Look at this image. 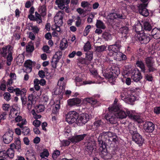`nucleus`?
<instances>
[{
  "mask_svg": "<svg viewBox=\"0 0 160 160\" xmlns=\"http://www.w3.org/2000/svg\"><path fill=\"white\" fill-rule=\"evenodd\" d=\"M118 118L123 119L128 116L131 119L133 120L135 122L139 123L143 122V120L139 115H136L135 111H129L127 110L126 112L120 110L119 108L115 112Z\"/></svg>",
  "mask_w": 160,
  "mask_h": 160,
  "instance_id": "1",
  "label": "nucleus"
},
{
  "mask_svg": "<svg viewBox=\"0 0 160 160\" xmlns=\"http://www.w3.org/2000/svg\"><path fill=\"white\" fill-rule=\"evenodd\" d=\"M102 73L103 76L106 78L114 81L120 74V69L116 65H109L104 72L102 71Z\"/></svg>",
  "mask_w": 160,
  "mask_h": 160,
  "instance_id": "2",
  "label": "nucleus"
},
{
  "mask_svg": "<svg viewBox=\"0 0 160 160\" xmlns=\"http://www.w3.org/2000/svg\"><path fill=\"white\" fill-rule=\"evenodd\" d=\"M119 109L118 106H113L109 107L108 111L105 116V118L108 122L112 124L116 123L117 122L118 118L115 112Z\"/></svg>",
  "mask_w": 160,
  "mask_h": 160,
  "instance_id": "3",
  "label": "nucleus"
},
{
  "mask_svg": "<svg viewBox=\"0 0 160 160\" xmlns=\"http://www.w3.org/2000/svg\"><path fill=\"white\" fill-rule=\"evenodd\" d=\"M144 60L145 64L148 68V72H154L157 70V68L154 66L155 62L152 57H147L144 58Z\"/></svg>",
  "mask_w": 160,
  "mask_h": 160,
  "instance_id": "4",
  "label": "nucleus"
},
{
  "mask_svg": "<svg viewBox=\"0 0 160 160\" xmlns=\"http://www.w3.org/2000/svg\"><path fill=\"white\" fill-rule=\"evenodd\" d=\"M78 117V113L77 112L74 111H70L66 115V121L69 124L75 122L77 123Z\"/></svg>",
  "mask_w": 160,
  "mask_h": 160,
  "instance_id": "5",
  "label": "nucleus"
},
{
  "mask_svg": "<svg viewBox=\"0 0 160 160\" xmlns=\"http://www.w3.org/2000/svg\"><path fill=\"white\" fill-rule=\"evenodd\" d=\"M12 47L10 45L4 46L0 48V58L1 61H5L4 60V58L6 57V55L12 51Z\"/></svg>",
  "mask_w": 160,
  "mask_h": 160,
  "instance_id": "6",
  "label": "nucleus"
},
{
  "mask_svg": "<svg viewBox=\"0 0 160 160\" xmlns=\"http://www.w3.org/2000/svg\"><path fill=\"white\" fill-rule=\"evenodd\" d=\"M89 115L86 113H82L78 114V117L77 121V124L80 126L85 125L89 119Z\"/></svg>",
  "mask_w": 160,
  "mask_h": 160,
  "instance_id": "7",
  "label": "nucleus"
},
{
  "mask_svg": "<svg viewBox=\"0 0 160 160\" xmlns=\"http://www.w3.org/2000/svg\"><path fill=\"white\" fill-rule=\"evenodd\" d=\"M121 43V41L117 40L114 44L108 46V50L111 52L116 53L119 52L122 46Z\"/></svg>",
  "mask_w": 160,
  "mask_h": 160,
  "instance_id": "8",
  "label": "nucleus"
},
{
  "mask_svg": "<svg viewBox=\"0 0 160 160\" xmlns=\"http://www.w3.org/2000/svg\"><path fill=\"white\" fill-rule=\"evenodd\" d=\"M150 35L142 32L138 33L137 38L142 44H146L150 40Z\"/></svg>",
  "mask_w": 160,
  "mask_h": 160,
  "instance_id": "9",
  "label": "nucleus"
},
{
  "mask_svg": "<svg viewBox=\"0 0 160 160\" xmlns=\"http://www.w3.org/2000/svg\"><path fill=\"white\" fill-rule=\"evenodd\" d=\"M13 131H8L6 132L3 136V140L6 144H8L13 139Z\"/></svg>",
  "mask_w": 160,
  "mask_h": 160,
  "instance_id": "10",
  "label": "nucleus"
},
{
  "mask_svg": "<svg viewBox=\"0 0 160 160\" xmlns=\"http://www.w3.org/2000/svg\"><path fill=\"white\" fill-rule=\"evenodd\" d=\"M105 138L104 136V133L99 135L98 138V141L99 142V146H100V150L101 151L102 154L104 156H106L107 155L108 153L107 152V149L105 148H103V142L102 140V138Z\"/></svg>",
  "mask_w": 160,
  "mask_h": 160,
  "instance_id": "11",
  "label": "nucleus"
},
{
  "mask_svg": "<svg viewBox=\"0 0 160 160\" xmlns=\"http://www.w3.org/2000/svg\"><path fill=\"white\" fill-rule=\"evenodd\" d=\"M132 140L139 146L142 145L144 142V139L142 136L138 133H134L132 135Z\"/></svg>",
  "mask_w": 160,
  "mask_h": 160,
  "instance_id": "12",
  "label": "nucleus"
},
{
  "mask_svg": "<svg viewBox=\"0 0 160 160\" xmlns=\"http://www.w3.org/2000/svg\"><path fill=\"white\" fill-rule=\"evenodd\" d=\"M132 74V78L136 82L139 81L142 78L140 71L137 68L134 69Z\"/></svg>",
  "mask_w": 160,
  "mask_h": 160,
  "instance_id": "13",
  "label": "nucleus"
},
{
  "mask_svg": "<svg viewBox=\"0 0 160 160\" xmlns=\"http://www.w3.org/2000/svg\"><path fill=\"white\" fill-rule=\"evenodd\" d=\"M104 134L105 138H107V137L110 138L108 139V141H113L115 142L118 141V138L117 136L111 132L108 131L107 132H104Z\"/></svg>",
  "mask_w": 160,
  "mask_h": 160,
  "instance_id": "14",
  "label": "nucleus"
},
{
  "mask_svg": "<svg viewBox=\"0 0 160 160\" xmlns=\"http://www.w3.org/2000/svg\"><path fill=\"white\" fill-rule=\"evenodd\" d=\"M86 134L74 135L69 139L73 143H76L79 142L83 139L86 136Z\"/></svg>",
  "mask_w": 160,
  "mask_h": 160,
  "instance_id": "15",
  "label": "nucleus"
},
{
  "mask_svg": "<svg viewBox=\"0 0 160 160\" xmlns=\"http://www.w3.org/2000/svg\"><path fill=\"white\" fill-rule=\"evenodd\" d=\"M68 104L70 106H79L81 102V100L77 98L70 99L67 101Z\"/></svg>",
  "mask_w": 160,
  "mask_h": 160,
  "instance_id": "16",
  "label": "nucleus"
},
{
  "mask_svg": "<svg viewBox=\"0 0 160 160\" xmlns=\"http://www.w3.org/2000/svg\"><path fill=\"white\" fill-rule=\"evenodd\" d=\"M136 64L137 66L140 69V72H142L143 73H148L147 71L146 70L145 64L142 60L138 59L136 61Z\"/></svg>",
  "mask_w": 160,
  "mask_h": 160,
  "instance_id": "17",
  "label": "nucleus"
},
{
  "mask_svg": "<svg viewBox=\"0 0 160 160\" xmlns=\"http://www.w3.org/2000/svg\"><path fill=\"white\" fill-rule=\"evenodd\" d=\"M109 16L111 17L110 18L112 19H125L126 18V16L122 13H110Z\"/></svg>",
  "mask_w": 160,
  "mask_h": 160,
  "instance_id": "18",
  "label": "nucleus"
},
{
  "mask_svg": "<svg viewBox=\"0 0 160 160\" xmlns=\"http://www.w3.org/2000/svg\"><path fill=\"white\" fill-rule=\"evenodd\" d=\"M70 0H56L55 3L61 9H63L65 7V5L69 4Z\"/></svg>",
  "mask_w": 160,
  "mask_h": 160,
  "instance_id": "19",
  "label": "nucleus"
},
{
  "mask_svg": "<svg viewBox=\"0 0 160 160\" xmlns=\"http://www.w3.org/2000/svg\"><path fill=\"white\" fill-rule=\"evenodd\" d=\"M32 62L30 60L26 61L24 63V67L26 68L25 69V71L27 73L30 72L32 69Z\"/></svg>",
  "mask_w": 160,
  "mask_h": 160,
  "instance_id": "20",
  "label": "nucleus"
},
{
  "mask_svg": "<svg viewBox=\"0 0 160 160\" xmlns=\"http://www.w3.org/2000/svg\"><path fill=\"white\" fill-rule=\"evenodd\" d=\"M28 108H31L32 104H34L36 102L37 100L36 97L32 94L28 96Z\"/></svg>",
  "mask_w": 160,
  "mask_h": 160,
  "instance_id": "21",
  "label": "nucleus"
},
{
  "mask_svg": "<svg viewBox=\"0 0 160 160\" xmlns=\"http://www.w3.org/2000/svg\"><path fill=\"white\" fill-rule=\"evenodd\" d=\"M141 23L143 28V31H150L152 29V27L150 23L146 20H142Z\"/></svg>",
  "mask_w": 160,
  "mask_h": 160,
  "instance_id": "22",
  "label": "nucleus"
},
{
  "mask_svg": "<svg viewBox=\"0 0 160 160\" xmlns=\"http://www.w3.org/2000/svg\"><path fill=\"white\" fill-rule=\"evenodd\" d=\"M26 156L27 160H36L34 152L32 149L27 151Z\"/></svg>",
  "mask_w": 160,
  "mask_h": 160,
  "instance_id": "23",
  "label": "nucleus"
},
{
  "mask_svg": "<svg viewBox=\"0 0 160 160\" xmlns=\"http://www.w3.org/2000/svg\"><path fill=\"white\" fill-rule=\"evenodd\" d=\"M151 35L154 39H157L160 38V28H155L152 29Z\"/></svg>",
  "mask_w": 160,
  "mask_h": 160,
  "instance_id": "24",
  "label": "nucleus"
},
{
  "mask_svg": "<svg viewBox=\"0 0 160 160\" xmlns=\"http://www.w3.org/2000/svg\"><path fill=\"white\" fill-rule=\"evenodd\" d=\"M35 16L33 15V17H31L29 19L31 21H36L37 23L39 24L42 22V19L41 15L37 12H35Z\"/></svg>",
  "mask_w": 160,
  "mask_h": 160,
  "instance_id": "25",
  "label": "nucleus"
},
{
  "mask_svg": "<svg viewBox=\"0 0 160 160\" xmlns=\"http://www.w3.org/2000/svg\"><path fill=\"white\" fill-rule=\"evenodd\" d=\"M147 6H144L142 8L140 6H138V12L141 15L145 17H148L149 15L148 10L146 8Z\"/></svg>",
  "mask_w": 160,
  "mask_h": 160,
  "instance_id": "26",
  "label": "nucleus"
},
{
  "mask_svg": "<svg viewBox=\"0 0 160 160\" xmlns=\"http://www.w3.org/2000/svg\"><path fill=\"white\" fill-rule=\"evenodd\" d=\"M134 30L135 32L138 33H141V32H142V30L143 31V28L142 26V23H141V21H138L134 25Z\"/></svg>",
  "mask_w": 160,
  "mask_h": 160,
  "instance_id": "27",
  "label": "nucleus"
},
{
  "mask_svg": "<svg viewBox=\"0 0 160 160\" xmlns=\"http://www.w3.org/2000/svg\"><path fill=\"white\" fill-rule=\"evenodd\" d=\"M154 124L151 122H146L143 125V128L145 130H154Z\"/></svg>",
  "mask_w": 160,
  "mask_h": 160,
  "instance_id": "28",
  "label": "nucleus"
},
{
  "mask_svg": "<svg viewBox=\"0 0 160 160\" xmlns=\"http://www.w3.org/2000/svg\"><path fill=\"white\" fill-rule=\"evenodd\" d=\"M129 94H130V96L127 97V101L128 103L132 104L136 100L137 98L135 96V93L134 92H132L131 94V93Z\"/></svg>",
  "mask_w": 160,
  "mask_h": 160,
  "instance_id": "29",
  "label": "nucleus"
},
{
  "mask_svg": "<svg viewBox=\"0 0 160 160\" xmlns=\"http://www.w3.org/2000/svg\"><path fill=\"white\" fill-rule=\"evenodd\" d=\"M26 92V89L25 88H22L21 90L18 88H15V92L17 96L20 95L21 97L23 96H24L25 95Z\"/></svg>",
  "mask_w": 160,
  "mask_h": 160,
  "instance_id": "30",
  "label": "nucleus"
},
{
  "mask_svg": "<svg viewBox=\"0 0 160 160\" xmlns=\"http://www.w3.org/2000/svg\"><path fill=\"white\" fill-rule=\"evenodd\" d=\"M103 123L101 120H98L95 122L92 126V128L97 130L100 127H102Z\"/></svg>",
  "mask_w": 160,
  "mask_h": 160,
  "instance_id": "31",
  "label": "nucleus"
},
{
  "mask_svg": "<svg viewBox=\"0 0 160 160\" xmlns=\"http://www.w3.org/2000/svg\"><path fill=\"white\" fill-rule=\"evenodd\" d=\"M107 46L105 45L100 46H95V50L97 52L101 53L106 50Z\"/></svg>",
  "mask_w": 160,
  "mask_h": 160,
  "instance_id": "32",
  "label": "nucleus"
},
{
  "mask_svg": "<svg viewBox=\"0 0 160 160\" xmlns=\"http://www.w3.org/2000/svg\"><path fill=\"white\" fill-rule=\"evenodd\" d=\"M34 50V47L32 42H28L26 46V51L28 53H32Z\"/></svg>",
  "mask_w": 160,
  "mask_h": 160,
  "instance_id": "33",
  "label": "nucleus"
},
{
  "mask_svg": "<svg viewBox=\"0 0 160 160\" xmlns=\"http://www.w3.org/2000/svg\"><path fill=\"white\" fill-rule=\"evenodd\" d=\"M119 31L122 33L123 36L125 37L128 33L129 28L127 26H123L119 29Z\"/></svg>",
  "mask_w": 160,
  "mask_h": 160,
  "instance_id": "34",
  "label": "nucleus"
},
{
  "mask_svg": "<svg viewBox=\"0 0 160 160\" xmlns=\"http://www.w3.org/2000/svg\"><path fill=\"white\" fill-rule=\"evenodd\" d=\"M94 142H89L87 146L86 151L90 154L94 149Z\"/></svg>",
  "mask_w": 160,
  "mask_h": 160,
  "instance_id": "35",
  "label": "nucleus"
},
{
  "mask_svg": "<svg viewBox=\"0 0 160 160\" xmlns=\"http://www.w3.org/2000/svg\"><path fill=\"white\" fill-rule=\"evenodd\" d=\"M38 12L42 16H44L46 14V4L40 6L38 8Z\"/></svg>",
  "mask_w": 160,
  "mask_h": 160,
  "instance_id": "36",
  "label": "nucleus"
},
{
  "mask_svg": "<svg viewBox=\"0 0 160 160\" xmlns=\"http://www.w3.org/2000/svg\"><path fill=\"white\" fill-rule=\"evenodd\" d=\"M96 26L98 28L104 29L106 28V26L103 22L100 20H97Z\"/></svg>",
  "mask_w": 160,
  "mask_h": 160,
  "instance_id": "37",
  "label": "nucleus"
},
{
  "mask_svg": "<svg viewBox=\"0 0 160 160\" xmlns=\"http://www.w3.org/2000/svg\"><path fill=\"white\" fill-rule=\"evenodd\" d=\"M7 155L10 158H12L14 156V151L13 148H10L6 151Z\"/></svg>",
  "mask_w": 160,
  "mask_h": 160,
  "instance_id": "38",
  "label": "nucleus"
},
{
  "mask_svg": "<svg viewBox=\"0 0 160 160\" xmlns=\"http://www.w3.org/2000/svg\"><path fill=\"white\" fill-rule=\"evenodd\" d=\"M91 45L89 41H88L83 46V49L84 52H89V50L91 49Z\"/></svg>",
  "mask_w": 160,
  "mask_h": 160,
  "instance_id": "39",
  "label": "nucleus"
},
{
  "mask_svg": "<svg viewBox=\"0 0 160 160\" xmlns=\"http://www.w3.org/2000/svg\"><path fill=\"white\" fill-rule=\"evenodd\" d=\"M57 103L55 105V108L52 110L53 113L55 114H57L58 113L60 107V101H57Z\"/></svg>",
  "mask_w": 160,
  "mask_h": 160,
  "instance_id": "40",
  "label": "nucleus"
},
{
  "mask_svg": "<svg viewBox=\"0 0 160 160\" xmlns=\"http://www.w3.org/2000/svg\"><path fill=\"white\" fill-rule=\"evenodd\" d=\"M49 155V153L47 149H44L42 152L40 153V156L41 158H48Z\"/></svg>",
  "mask_w": 160,
  "mask_h": 160,
  "instance_id": "41",
  "label": "nucleus"
},
{
  "mask_svg": "<svg viewBox=\"0 0 160 160\" xmlns=\"http://www.w3.org/2000/svg\"><path fill=\"white\" fill-rule=\"evenodd\" d=\"M68 44L67 41L62 40L60 44V48L61 50H64L67 47Z\"/></svg>",
  "mask_w": 160,
  "mask_h": 160,
  "instance_id": "42",
  "label": "nucleus"
},
{
  "mask_svg": "<svg viewBox=\"0 0 160 160\" xmlns=\"http://www.w3.org/2000/svg\"><path fill=\"white\" fill-rule=\"evenodd\" d=\"M62 55V52L60 51H57L53 58L59 61L61 58Z\"/></svg>",
  "mask_w": 160,
  "mask_h": 160,
  "instance_id": "43",
  "label": "nucleus"
},
{
  "mask_svg": "<svg viewBox=\"0 0 160 160\" xmlns=\"http://www.w3.org/2000/svg\"><path fill=\"white\" fill-rule=\"evenodd\" d=\"M7 59V61H12L13 60L12 52L11 51L6 55V57L4 58V60Z\"/></svg>",
  "mask_w": 160,
  "mask_h": 160,
  "instance_id": "44",
  "label": "nucleus"
},
{
  "mask_svg": "<svg viewBox=\"0 0 160 160\" xmlns=\"http://www.w3.org/2000/svg\"><path fill=\"white\" fill-rule=\"evenodd\" d=\"M86 99L87 102L91 104V105H95L97 102L96 100L92 98H88Z\"/></svg>",
  "mask_w": 160,
  "mask_h": 160,
  "instance_id": "45",
  "label": "nucleus"
},
{
  "mask_svg": "<svg viewBox=\"0 0 160 160\" xmlns=\"http://www.w3.org/2000/svg\"><path fill=\"white\" fill-rule=\"evenodd\" d=\"M36 112L37 113L43 112L44 110V106L42 105H39L36 108Z\"/></svg>",
  "mask_w": 160,
  "mask_h": 160,
  "instance_id": "46",
  "label": "nucleus"
},
{
  "mask_svg": "<svg viewBox=\"0 0 160 160\" xmlns=\"http://www.w3.org/2000/svg\"><path fill=\"white\" fill-rule=\"evenodd\" d=\"M148 73L149 74H146V73H144L145 79L149 82L152 81L153 80V77L151 74Z\"/></svg>",
  "mask_w": 160,
  "mask_h": 160,
  "instance_id": "47",
  "label": "nucleus"
},
{
  "mask_svg": "<svg viewBox=\"0 0 160 160\" xmlns=\"http://www.w3.org/2000/svg\"><path fill=\"white\" fill-rule=\"evenodd\" d=\"M102 37L105 40L108 41L111 39V35L109 33L105 32L103 34Z\"/></svg>",
  "mask_w": 160,
  "mask_h": 160,
  "instance_id": "48",
  "label": "nucleus"
},
{
  "mask_svg": "<svg viewBox=\"0 0 160 160\" xmlns=\"http://www.w3.org/2000/svg\"><path fill=\"white\" fill-rule=\"evenodd\" d=\"M85 58H87V59L92 61L93 58L92 52V51L87 52L86 53Z\"/></svg>",
  "mask_w": 160,
  "mask_h": 160,
  "instance_id": "49",
  "label": "nucleus"
},
{
  "mask_svg": "<svg viewBox=\"0 0 160 160\" xmlns=\"http://www.w3.org/2000/svg\"><path fill=\"white\" fill-rule=\"evenodd\" d=\"M81 6L83 8H89L91 6V5L88 2L83 1L81 3Z\"/></svg>",
  "mask_w": 160,
  "mask_h": 160,
  "instance_id": "50",
  "label": "nucleus"
},
{
  "mask_svg": "<svg viewBox=\"0 0 160 160\" xmlns=\"http://www.w3.org/2000/svg\"><path fill=\"white\" fill-rule=\"evenodd\" d=\"M34 11L35 8L33 6L31 7L29 11V14L28 15V18L29 19L31 17H33V14L34 13Z\"/></svg>",
  "mask_w": 160,
  "mask_h": 160,
  "instance_id": "51",
  "label": "nucleus"
},
{
  "mask_svg": "<svg viewBox=\"0 0 160 160\" xmlns=\"http://www.w3.org/2000/svg\"><path fill=\"white\" fill-rule=\"evenodd\" d=\"M58 62V60L52 58L51 62L52 67L54 69L56 68L57 67V64Z\"/></svg>",
  "mask_w": 160,
  "mask_h": 160,
  "instance_id": "52",
  "label": "nucleus"
},
{
  "mask_svg": "<svg viewBox=\"0 0 160 160\" xmlns=\"http://www.w3.org/2000/svg\"><path fill=\"white\" fill-rule=\"evenodd\" d=\"M60 152L58 150L55 151L52 153V158L54 159H56L60 154Z\"/></svg>",
  "mask_w": 160,
  "mask_h": 160,
  "instance_id": "53",
  "label": "nucleus"
},
{
  "mask_svg": "<svg viewBox=\"0 0 160 160\" xmlns=\"http://www.w3.org/2000/svg\"><path fill=\"white\" fill-rule=\"evenodd\" d=\"M31 112L34 118L36 119L40 118L41 117V115H38L36 113V111L34 109H32L31 111Z\"/></svg>",
  "mask_w": 160,
  "mask_h": 160,
  "instance_id": "54",
  "label": "nucleus"
},
{
  "mask_svg": "<svg viewBox=\"0 0 160 160\" xmlns=\"http://www.w3.org/2000/svg\"><path fill=\"white\" fill-rule=\"evenodd\" d=\"M149 0H140L142 3H140L138 4V6H140V7L142 8L143 6H147L148 3H147L148 2Z\"/></svg>",
  "mask_w": 160,
  "mask_h": 160,
  "instance_id": "55",
  "label": "nucleus"
},
{
  "mask_svg": "<svg viewBox=\"0 0 160 160\" xmlns=\"http://www.w3.org/2000/svg\"><path fill=\"white\" fill-rule=\"evenodd\" d=\"M4 98L6 101H9L11 99V95L9 92H5L4 94Z\"/></svg>",
  "mask_w": 160,
  "mask_h": 160,
  "instance_id": "56",
  "label": "nucleus"
},
{
  "mask_svg": "<svg viewBox=\"0 0 160 160\" xmlns=\"http://www.w3.org/2000/svg\"><path fill=\"white\" fill-rule=\"evenodd\" d=\"M118 54L121 58L120 60H125L127 59L126 55L121 52H119V53Z\"/></svg>",
  "mask_w": 160,
  "mask_h": 160,
  "instance_id": "57",
  "label": "nucleus"
},
{
  "mask_svg": "<svg viewBox=\"0 0 160 160\" xmlns=\"http://www.w3.org/2000/svg\"><path fill=\"white\" fill-rule=\"evenodd\" d=\"M10 105L8 104H4L2 105V108L3 110L8 111L9 110Z\"/></svg>",
  "mask_w": 160,
  "mask_h": 160,
  "instance_id": "58",
  "label": "nucleus"
},
{
  "mask_svg": "<svg viewBox=\"0 0 160 160\" xmlns=\"http://www.w3.org/2000/svg\"><path fill=\"white\" fill-rule=\"evenodd\" d=\"M21 100L22 101V104L23 106H24L26 104L27 102V98L25 96H22L21 97Z\"/></svg>",
  "mask_w": 160,
  "mask_h": 160,
  "instance_id": "59",
  "label": "nucleus"
},
{
  "mask_svg": "<svg viewBox=\"0 0 160 160\" xmlns=\"http://www.w3.org/2000/svg\"><path fill=\"white\" fill-rule=\"evenodd\" d=\"M70 144V142L69 140H63L61 142V145L64 146H68Z\"/></svg>",
  "mask_w": 160,
  "mask_h": 160,
  "instance_id": "60",
  "label": "nucleus"
},
{
  "mask_svg": "<svg viewBox=\"0 0 160 160\" xmlns=\"http://www.w3.org/2000/svg\"><path fill=\"white\" fill-rule=\"evenodd\" d=\"M82 81V78L79 76L76 77L75 78V81L77 86H79L78 84V83L81 82Z\"/></svg>",
  "mask_w": 160,
  "mask_h": 160,
  "instance_id": "61",
  "label": "nucleus"
},
{
  "mask_svg": "<svg viewBox=\"0 0 160 160\" xmlns=\"http://www.w3.org/2000/svg\"><path fill=\"white\" fill-rule=\"evenodd\" d=\"M153 112L156 114H159L160 113V106L154 107Z\"/></svg>",
  "mask_w": 160,
  "mask_h": 160,
  "instance_id": "62",
  "label": "nucleus"
},
{
  "mask_svg": "<svg viewBox=\"0 0 160 160\" xmlns=\"http://www.w3.org/2000/svg\"><path fill=\"white\" fill-rule=\"evenodd\" d=\"M21 121V123H18L17 124V126H19L20 128H22L23 127V125L26 124V121L25 119H22Z\"/></svg>",
  "mask_w": 160,
  "mask_h": 160,
  "instance_id": "63",
  "label": "nucleus"
},
{
  "mask_svg": "<svg viewBox=\"0 0 160 160\" xmlns=\"http://www.w3.org/2000/svg\"><path fill=\"white\" fill-rule=\"evenodd\" d=\"M31 28L32 30L34 33H38V32L39 29L37 26H32Z\"/></svg>",
  "mask_w": 160,
  "mask_h": 160,
  "instance_id": "64",
  "label": "nucleus"
}]
</instances>
